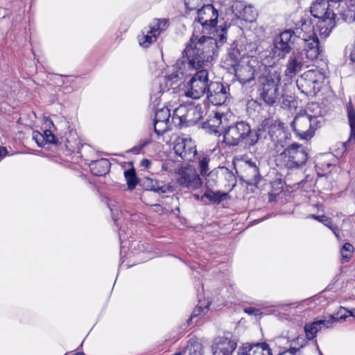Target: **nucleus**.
<instances>
[{"label": "nucleus", "instance_id": "f257e3e1", "mask_svg": "<svg viewBox=\"0 0 355 355\" xmlns=\"http://www.w3.org/2000/svg\"><path fill=\"white\" fill-rule=\"evenodd\" d=\"M218 41L211 37L202 35L200 37L194 33L186 46L184 53L186 60L182 62L184 69L196 71L187 83L185 94L193 99L203 96L209 85V74L206 67L213 60Z\"/></svg>", "mask_w": 355, "mask_h": 355}, {"label": "nucleus", "instance_id": "f03ea898", "mask_svg": "<svg viewBox=\"0 0 355 355\" xmlns=\"http://www.w3.org/2000/svg\"><path fill=\"white\" fill-rule=\"evenodd\" d=\"M259 139V134L252 130L249 123L245 121L236 122L229 125L225 131L224 142L229 146L243 145L245 148L254 146Z\"/></svg>", "mask_w": 355, "mask_h": 355}, {"label": "nucleus", "instance_id": "7ed1b4c3", "mask_svg": "<svg viewBox=\"0 0 355 355\" xmlns=\"http://www.w3.org/2000/svg\"><path fill=\"white\" fill-rule=\"evenodd\" d=\"M205 105L184 103L175 108L171 119L175 126L182 128L196 124L203 117Z\"/></svg>", "mask_w": 355, "mask_h": 355}, {"label": "nucleus", "instance_id": "20e7f679", "mask_svg": "<svg viewBox=\"0 0 355 355\" xmlns=\"http://www.w3.org/2000/svg\"><path fill=\"white\" fill-rule=\"evenodd\" d=\"M279 76L272 75L267 71L260 75L257 83V92L259 98L268 105H273L279 99L280 93Z\"/></svg>", "mask_w": 355, "mask_h": 355}, {"label": "nucleus", "instance_id": "39448f33", "mask_svg": "<svg viewBox=\"0 0 355 355\" xmlns=\"http://www.w3.org/2000/svg\"><path fill=\"white\" fill-rule=\"evenodd\" d=\"M268 67L260 62L257 57L243 58L242 63L234 69L235 76L242 84L250 83L259 76L266 73Z\"/></svg>", "mask_w": 355, "mask_h": 355}, {"label": "nucleus", "instance_id": "423d86ee", "mask_svg": "<svg viewBox=\"0 0 355 355\" xmlns=\"http://www.w3.org/2000/svg\"><path fill=\"white\" fill-rule=\"evenodd\" d=\"M308 153L302 144L293 143L288 146L277 157L279 165L287 168H297L307 161Z\"/></svg>", "mask_w": 355, "mask_h": 355}, {"label": "nucleus", "instance_id": "0eeeda50", "mask_svg": "<svg viewBox=\"0 0 355 355\" xmlns=\"http://www.w3.org/2000/svg\"><path fill=\"white\" fill-rule=\"evenodd\" d=\"M335 15H326L322 17H313L312 19L313 26L312 31V52H322V47L320 46L318 36L322 40H325L331 33L333 28L336 26Z\"/></svg>", "mask_w": 355, "mask_h": 355}, {"label": "nucleus", "instance_id": "6e6552de", "mask_svg": "<svg viewBox=\"0 0 355 355\" xmlns=\"http://www.w3.org/2000/svg\"><path fill=\"white\" fill-rule=\"evenodd\" d=\"M257 132L259 134V137L263 136L266 139L271 141L270 148L282 146L285 131L283 123L279 119L273 117L265 119L259 124Z\"/></svg>", "mask_w": 355, "mask_h": 355}, {"label": "nucleus", "instance_id": "1a4fd4ad", "mask_svg": "<svg viewBox=\"0 0 355 355\" xmlns=\"http://www.w3.org/2000/svg\"><path fill=\"white\" fill-rule=\"evenodd\" d=\"M177 183L184 189L195 191L202 184L196 169L191 165L183 166L175 170Z\"/></svg>", "mask_w": 355, "mask_h": 355}, {"label": "nucleus", "instance_id": "9d476101", "mask_svg": "<svg viewBox=\"0 0 355 355\" xmlns=\"http://www.w3.org/2000/svg\"><path fill=\"white\" fill-rule=\"evenodd\" d=\"M349 316L355 318V309L349 311L340 306L336 315H328L322 316L321 318L315 319L312 322V340L319 331L331 328L336 322L339 320H345Z\"/></svg>", "mask_w": 355, "mask_h": 355}, {"label": "nucleus", "instance_id": "9b49d317", "mask_svg": "<svg viewBox=\"0 0 355 355\" xmlns=\"http://www.w3.org/2000/svg\"><path fill=\"white\" fill-rule=\"evenodd\" d=\"M186 73L182 71V67L180 70L172 73L168 76L159 77L154 80L153 83V87L150 94V100L154 104H157V101L166 90H168L169 87L175 84L179 80L182 79Z\"/></svg>", "mask_w": 355, "mask_h": 355}, {"label": "nucleus", "instance_id": "f8f14e48", "mask_svg": "<svg viewBox=\"0 0 355 355\" xmlns=\"http://www.w3.org/2000/svg\"><path fill=\"white\" fill-rule=\"evenodd\" d=\"M218 17V10L212 5L204 4L200 9H198V17L194 21L195 27L199 24L204 33H209L215 29Z\"/></svg>", "mask_w": 355, "mask_h": 355}, {"label": "nucleus", "instance_id": "ddd939ff", "mask_svg": "<svg viewBox=\"0 0 355 355\" xmlns=\"http://www.w3.org/2000/svg\"><path fill=\"white\" fill-rule=\"evenodd\" d=\"M312 83H313V90L316 93L320 90L322 84L327 77V60L324 58L322 52L317 55L312 59Z\"/></svg>", "mask_w": 355, "mask_h": 355}, {"label": "nucleus", "instance_id": "4468645a", "mask_svg": "<svg viewBox=\"0 0 355 355\" xmlns=\"http://www.w3.org/2000/svg\"><path fill=\"white\" fill-rule=\"evenodd\" d=\"M228 119L227 115L219 111H213V114L203 123V128L207 132L216 135H225L228 127Z\"/></svg>", "mask_w": 355, "mask_h": 355}, {"label": "nucleus", "instance_id": "2eb2a0df", "mask_svg": "<svg viewBox=\"0 0 355 355\" xmlns=\"http://www.w3.org/2000/svg\"><path fill=\"white\" fill-rule=\"evenodd\" d=\"M294 31L286 30L277 37L274 42V53L280 58H283L288 54L294 43Z\"/></svg>", "mask_w": 355, "mask_h": 355}, {"label": "nucleus", "instance_id": "dca6fc26", "mask_svg": "<svg viewBox=\"0 0 355 355\" xmlns=\"http://www.w3.org/2000/svg\"><path fill=\"white\" fill-rule=\"evenodd\" d=\"M230 88L218 82H210L207 90V98L214 105H221L225 103L229 96Z\"/></svg>", "mask_w": 355, "mask_h": 355}, {"label": "nucleus", "instance_id": "f3484780", "mask_svg": "<svg viewBox=\"0 0 355 355\" xmlns=\"http://www.w3.org/2000/svg\"><path fill=\"white\" fill-rule=\"evenodd\" d=\"M291 125L292 130L300 139H308L311 136V115L305 111L299 112Z\"/></svg>", "mask_w": 355, "mask_h": 355}, {"label": "nucleus", "instance_id": "a211bd4d", "mask_svg": "<svg viewBox=\"0 0 355 355\" xmlns=\"http://www.w3.org/2000/svg\"><path fill=\"white\" fill-rule=\"evenodd\" d=\"M173 149L176 155L187 162H193L198 154L196 146L191 139H177Z\"/></svg>", "mask_w": 355, "mask_h": 355}, {"label": "nucleus", "instance_id": "6ab92c4d", "mask_svg": "<svg viewBox=\"0 0 355 355\" xmlns=\"http://www.w3.org/2000/svg\"><path fill=\"white\" fill-rule=\"evenodd\" d=\"M347 114L350 126V136L347 141L339 144L340 147L336 150V156L338 157L342 156L347 148L355 142V109L351 101L347 105Z\"/></svg>", "mask_w": 355, "mask_h": 355}, {"label": "nucleus", "instance_id": "aec40b11", "mask_svg": "<svg viewBox=\"0 0 355 355\" xmlns=\"http://www.w3.org/2000/svg\"><path fill=\"white\" fill-rule=\"evenodd\" d=\"M171 112L168 107H163L155 112L154 119V131L157 138L170 129Z\"/></svg>", "mask_w": 355, "mask_h": 355}, {"label": "nucleus", "instance_id": "412c9836", "mask_svg": "<svg viewBox=\"0 0 355 355\" xmlns=\"http://www.w3.org/2000/svg\"><path fill=\"white\" fill-rule=\"evenodd\" d=\"M237 347L235 340L227 337L216 338L211 345L213 355H232Z\"/></svg>", "mask_w": 355, "mask_h": 355}, {"label": "nucleus", "instance_id": "4be33fe9", "mask_svg": "<svg viewBox=\"0 0 355 355\" xmlns=\"http://www.w3.org/2000/svg\"><path fill=\"white\" fill-rule=\"evenodd\" d=\"M238 355H272L271 349L266 343L243 346L238 352Z\"/></svg>", "mask_w": 355, "mask_h": 355}, {"label": "nucleus", "instance_id": "5701e85b", "mask_svg": "<svg viewBox=\"0 0 355 355\" xmlns=\"http://www.w3.org/2000/svg\"><path fill=\"white\" fill-rule=\"evenodd\" d=\"M232 10L239 18L245 21L252 22L257 16V13L252 6H244L242 2H235L232 5Z\"/></svg>", "mask_w": 355, "mask_h": 355}, {"label": "nucleus", "instance_id": "b1692460", "mask_svg": "<svg viewBox=\"0 0 355 355\" xmlns=\"http://www.w3.org/2000/svg\"><path fill=\"white\" fill-rule=\"evenodd\" d=\"M243 58L239 50L235 46H231L228 51L225 58L223 60L224 67L227 69L236 68L242 63Z\"/></svg>", "mask_w": 355, "mask_h": 355}, {"label": "nucleus", "instance_id": "393cba45", "mask_svg": "<svg viewBox=\"0 0 355 355\" xmlns=\"http://www.w3.org/2000/svg\"><path fill=\"white\" fill-rule=\"evenodd\" d=\"M328 0H315L312 3V17H322L326 15H335Z\"/></svg>", "mask_w": 355, "mask_h": 355}, {"label": "nucleus", "instance_id": "a878e982", "mask_svg": "<svg viewBox=\"0 0 355 355\" xmlns=\"http://www.w3.org/2000/svg\"><path fill=\"white\" fill-rule=\"evenodd\" d=\"M32 138L40 147H43L46 144H55L57 141L55 136L50 130H45L43 132L34 130L32 132Z\"/></svg>", "mask_w": 355, "mask_h": 355}, {"label": "nucleus", "instance_id": "bb28decb", "mask_svg": "<svg viewBox=\"0 0 355 355\" xmlns=\"http://www.w3.org/2000/svg\"><path fill=\"white\" fill-rule=\"evenodd\" d=\"M89 166L94 175L101 176L108 173L110 168V163L107 159L102 158L92 161Z\"/></svg>", "mask_w": 355, "mask_h": 355}, {"label": "nucleus", "instance_id": "cd10ccee", "mask_svg": "<svg viewBox=\"0 0 355 355\" xmlns=\"http://www.w3.org/2000/svg\"><path fill=\"white\" fill-rule=\"evenodd\" d=\"M247 168L245 169L246 182L248 184H257L261 179L259 168L252 161L247 162Z\"/></svg>", "mask_w": 355, "mask_h": 355}, {"label": "nucleus", "instance_id": "c85d7f7f", "mask_svg": "<svg viewBox=\"0 0 355 355\" xmlns=\"http://www.w3.org/2000/svg\"><path fill=\"white\" fill-rule=\"evenodd\" d=\"M203 346L196 339H191L184 349L175 355H202Z\"/></svg>", "mask_w": 355, "mask_h": 355}, {"label": "nucleus", "instance_id": "c756f323", "mask_svg": "<svg viewBox=\"0 0 355 355\" xmlns=\"http://www.w3.org/2000/svg\"><path fill=\"white\" fill-rule=\"evenodd\" d=\"M196 158L197 159L198 167L202 176H205L209 173V172H212L210 171L209 168V162L211 160L209 155L202 153L197 154Z\"/></svg>", "mask_w": 355, "mask_h": 355}, {"label": "nucleus", "instance_id": "7c9ffc66", "mask_svg": "<svg viewBox=\"0 0 355 355\" xmlns=\"http://www.w3.org/2000/svg\"><path fill=\"white\" fill-rule=\"evenodd\" d=\"M168 25V20L165 19H155L146 28L150 34H154L157 37L162 31L166 29Z\"/></svg>", "mask_w": 355, "mask_h": 355}, {"label": "nucleus", "instance_id": "2f4dec72", "mask_svg": "<svg viewBox=\"0 0 355 355\" xmlns=\"http://www.w3.org/2000/svg\"><path fill=\"white\" fill-rule=\"evenodd\" d=\"M149 189L158 193H168L173 191V186L157 180H151Z\"/></svg>", "mask_w": 355, "mask_h": 355}, {"label": "nucleus", "instance_id": "473e14b6", "mask_svg": "<svg viewBox=\"0 0 355 355\" xmlns=\"http://www.w3.org/2000/svg\"><path fill=\"white\" fill-rule=\"evenodd\" d=\"M302 62L296 56H291L288 59L285 73L286 76H293L301 70Z\"/></svg>", "mask_w": 355, "mask_h": 355}, {"label": "nucleus", "instance_id": "72a5a7b5", "mask_svg": "<svg viewBox=\"0 0 355 355\" xmlns=\"http://www.w3.org/2000/svg\"><path fill=\"white\" fill-rule=\"evenodd\" d=\"M154 34H150L149 31L145 28L141 34L138 36L139 44L143 48H148L150 44L157 40Z\"/></svg>", "mask_w": 355, "mask_h": 355}, {"label": "nucleus", "instance_id": "f704fd0d", "mask_svg": "<svg viewBox=\"0 0 355 355\" xmlns=\"http://www.w3.org/2000/svg\"><path fill=\"white\" fill-rule=\"evenodd\" d=\"M227 196V193H223L219 191H213L212 189H207L202 198L205 197L214 203L219 204L226 199Z\"/></svg>", "mask_w": 355, "mask_h": 355}, {"label": "nucleus", "instance_id": "c9c22d12", "mask_svg": "<svg viewBox=\"0 0 355 355\" xmlns=\"http://www.w3.org/2000/svg\"><path fill=\"white\" fill-rule=\"evenodd\" d=\"M124 177L126 180L128 189L130 191L135 189L139 183V179L137 177L135 168H132L125 171Z\"/></svg>", "mask_w": 355, "mask_h": 355}, {"label": "nucleus", "instance_id": "e433bc0d", "mask_svg": "<svg viewBox=\"0 0 355 355\" xmlns=\"http://www.w3.org/2000/svg\"><path fill=\"white\" fill-rule=\"evenodd\" d=\"M354 248V246L349 243H345L340 249L341 259L343 263L349 261Z\"/></svg>", "mask_w": 355, "mask_h": 355}, {"label": "nucleus", "instance_id": "4c0bfd02", "mask_svg": "<svg viewBox=\"0 0 355 355\" xmlns=\"http://www.w3.org/2000/svg\"><path fill=\"white\" fill-rule=\"evenodd\" d=\"M209 310V304H205V303H199V304L193 309V313L191 315V320H193L197 317L204 315L207 313Z\"/></svg>", "mask_w": 355, "mask_h": 355}, {"label": "nucleus", "instance_id": "58836bf2", "mask_svg": "<svg viewBox=\"0 0 355 355\" xmlns=\"http://www.w3.org/2000/svg\"><path fill=\"white\" fill-rule=\"evenodd\" d=\"M310 207L308 204L300 205L294 209V213L299 218H307L310 216Z\"/></svg>", "mask_w": 355, "mask_h": 355}, {"label": "nucleus", "instance_id": "ea45409f", "mask_svg": "<svg viewBox=\"0 0 355 355\" xmlns=\"http://www.w3.org/2000/svg\"><path fill=\"white\" fill-rule=\"evenodd\" d=\"M205 186L207 189H212L216 185V180L215 178L216 175L212 172H209L205 175Z\"/></svg>", "mask_w": 355, "mask_h": 355}, {"label": "nucleus", "instance_id": "a19ab883", "mask_svg": "<svg viewBox=\"0 0 355 355\" xmlns=\"http://www.w3.org/2000/svg\"><path fill=\"white\" fill-rule=\"evenodd\" d=\"M324 123V119L322 116H312V130L321 128ZM313 131H312L313 132Z\"/></svg>", "mask_w": 355, "mask_h": 355}, {"label": "nucleus", "instance_id": "79ce46f5", "mask_svg": "<svg viewBox=\"0 0 355 355\" xmlns=\"http://www.w3.org/2000/svg\"><path fill=\"white\" fill-rule=\"evenodd\" d=\"M151 142V139L141 140L139 144L132 148L130 151L134 154H139L142 148L148 145Z\"/></svg>", "mask_w": 355, "mask_h": 355}, {"label": "nucleus", "instance_id": "37998d69", "mask_svg": "<svg viewBox=\"0 0 355 355\" xmlns=\"http://www.w3.org/2000/svg\"><path fill=\"white\" fill-rule=\"evenodd\" d=\"M108 207H109L110 210L111 211V214H112V216L113 219L114 220V223H116V225H118V224H117V220L118 219L116 217H118V216L119 214H121V211L118 210L116 207L112 202H108Z\"/></svg>", "mask_w": 355, "mask_h": 355}, {"label": "nucleus", "instance_id": "c03bdc74", "mask_svg": "<svg viewBox=\"0 0 355 355\" xmlns=\"http://www.w3.org/2000/svg\"><path fill=\"white\" fill-rule=\"evenodd\" d=\"M244 311L251 315H261L263 314V312L259 309H257L254 307H248L244 309Z\"/></svg>", "mask_w": 355, "mask_h": 355}, {"label": "nucleus", "instance_id": "a18cd8bd", "mask_svg": "<svg viewBox=\"0 0 355 355\" xmlns=\"http://www.w3.org/2000/svg\"><path fill=\"white\" fill-rule=\"evenodd\" d=\"M324 225L327 226V227H329L330 230H331L332 232H334V234H335V236L338 239L340 238V236H339V229H338V227L336 225H334L333 224V223H332V221H331V220L330 218H329L328 222H327Z\"/></svg>", "mask_w": 355, "mask_h": 355}, {"label": "nucleus", "instance_id": "49530a36", "mask_svg": "<svg viewBox=\"0 0 355 355\" xmlns=\"http://www.w3.org/2000/svg\"><path fill=\"white\" fill-rule=\"evenodd\" d=\"M333 164H331L330 162H329L327 160H324L321 163H317L315 164V167L316 168H320L322 170H327L328 168H329Z\"/></svg>", "mask_w": 355, "mask_h": 355}, {"label": "nucleus", "instance_id": "de8ad7c7", "mask_svg": "<svg viewBox=\"0 0 355 355\" xmlns=\"http://www.w3.org/2000/svg\"><path fill=\"white\" fill-rule=\"evenodd\" d=\"M312 218L317 220L318 221L322 223L323 225H325L326 223L328 222V220L329 218H328L327 216H324V215L320 216V215L312 214Z\"/></svg>", "mask_w": 355, "mask_h": 355}, {"label": "nucleus", "instance_id": "09e8293b", "mask_svg": "<svg viewBox=\"0 0 355 355\" xmlns=\"http://www.w3.org/2000/svg\"><path fill=\"white\" fill-rule=\"evenodd\" d=\"M300 350L299 348L291 347L290 349L279 353L277 355H296V353Z\"/></svg>", "mask_w": 355, "mask_h": 355}, {"label": "nucleus", "instance_id": "8fccbe9b", "mask_svg": "<svg viewBox=\"0 0 355 355\" xmlns=\"http://www.w3.org/2000/svg\"><path fill=\"white\" fill-rule=\"evenodd\" d=\"M227 40V33L226 29H221V34L219 35L218 42L220 44H223L226 42Z\"/></svg>", "mask_w": 355, "mask_h": 355}, {"label": "nucleus", "instance_id": "3c124183", "mask_svg": "<svg viewBox=\"0 0 355 355\" xmlns=\"http://www.w3.org/2000/svg\"><path fill=\"white\" fill-rule=\"evenodd\" d=\"M151 164H152L151 161H150L148 159H143L140 163V166L145 168H149L150 167Z\"/></svg>", "mask_w": 355, "mask_h": 355}, {"label": "nucleus", "instance_id": "603ef678", "mask_svg": "<svg viewBox=\"0 0 355 355\" xmlns=\"http://www.w3.org/2000/svg\"><path fill=\"white\" fill-rule=\"evenodd\" d=\"M7 153V150L4 147H0V159L3 157Z\"/></svg>", "mask_w": 355, "mask_h": 355}, {"label": "nucleus", "instance_id": "864d4df0", "mask_svg": "<svg viewBox=\"0 0 355 355\" xmlns=\"http://www.w3.org/2000/svg\"><path fill=\"white\" fill-rule=\"evenodd\" d=\"M304 331L306 332V336L308 337L311 334V325L306 324L304 327Z\"/></svg>", "mask_w": 355, "mask_h": 355}, {"label": "nucleus", "instance_id": "5fc2aeb1", "mask_svg": "<svg viewBox=\"0 0 355 355\" xmlns=\"http://www.w3.org/2000/svg\"><path fill=\"white\" fill-rule=\"evenodd\" d=\"M315 345L316 346L317 350L318 351L319 355H323L322 352L320 351L319 346L316 341H315Z\"/></svg>", "mask_w": 355, "mask_h": 355}, {"label": "nucleus", "instance_id": "6e6d98bb", "mask_svg": "<svg viewBox=\"0 0 355 355\" xmlns=\"http://www.w3.org/2000/svg\"><path fill=\"white\" fill-rule=\"evenodd\" d=\"M122 230L120 229L119 230V239L121 240V237H122Z\"/></svg>", "mask_w": 355, "mask_h": 355}, {"label": "nucleus", "instance_id": "4d7b16f0", "mask_svg": "<svg viewBox=\"0 0 355 355\" xmlns=\"http://www.w3.org/2000/svg\"><path fill=\"white\" fill-rule=\"evenodd\" d=\"M194 197H195V198H196V199H197V200H199V199H200V196H199L198 195H197V194H196V195L194 196Z\"/></svg>", "mask_w": 355, "mask_h": 355}, {"label": "nucleus", "instance_id": "13d9d810", "mask_svg": "<svg viewBox=\"0 0 355 355\" xmlns=\"http://www.w3.org/2000/svg\"><path fill=\"white\" fill-rule=\"evenodd\" d=\"M318 297H317V298L316 297H312V302H315L316 301V300H318Z\"/></svg>", "mask_w": 355, "mask_h": 355}, {"label": "nucleus", "instance_id": "bf43d9fd", "mask_svg": "<svg viewBox=\"0 0 355 355\" xmlns=\"http://www.w3.org/2000/svg\"><path fill=\"white\" fill-rule=\"evenodd\" d=\"M315 207H317L318 208H319V207H322V205H315Z\"/></svg>", "mask_w": 355, "mask_h": 355}]
</instances>
